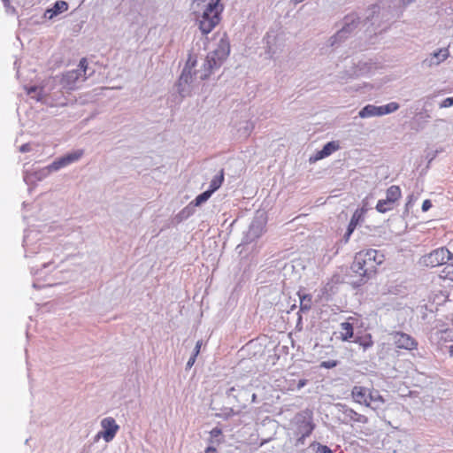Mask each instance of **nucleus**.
Instances as JSON below:
<instances>
[{"label":"nucleus","mask_w":453,"mask_h":453,"mask_svg":"<svg viewBox=\"0 0 453 453\" xmlns=\"http://www.w3.org/2000/svg\"><path fill=\"white\" fill-rule=\"evenodd\" d=\"M201 346H202V342L198 341L196 344V347H195V350H194V354L193 355H196L197 357V355L199 354L200 352V349H201Z\"/></svg>","instance_id":"obj_35"},{"label":"nucleus","mask_w":453,"mask_h":453,"mask_svg":"<svg viewBox=\"0 0 453 453\" xmlns=\"http://www.w3.org/2000/svg\"><path fill=\"white\" fill-rule=\"evenodd\" d=\"M411 203H413V196L412 195L409 196L408 201L406 203V207L410 206L411 204Z\"/></svg>","instance_id":"obj_39"},{"label":"nucleus","mask_w":453,"mask_h":453,"mask_svg":"<svg viewBox=\"0 0 453 453\" xmlns=\"http://www.w3.org/2000/svg\"><path fill=\"white\" fill-rule=\"evenodd\" d=\"M191 80L192 72L188 71L187 68H184L179 79V85L180 86L182 84H188L191 81Z\"/></svg>","instance_id":"obj_25"},{"label":"nucleus","mask_w":453,"mask_h":453,"mask_svg":"<svg viewBox=\"0 0 453 453\" xmlns=\"http://www.w3.org/2000/svg\"><path fill=\"white\" fill-rule=\"evenodd\" d=\"M384 256L376 250H361L355 255L351 269L361 277H369L376 273L378 265L382 264Z\"/></svg>","instance_id":"obj_2"},{"label":"nucleus","mask_w":453,"mask_h":453,"mask_svg":"<svg viewBox=\"0 0 453 453\" xmlns=\"http://www.w3.org/2000/svg\"><path fill=\"white\" fill-rule=\"evenodd\" d=\"M352 400L360 405L377 410L384 404L385 400L380 392L374 388H366L356 385L351 389Z\"/></svg>","instance_id":"obj_3"},{"label":"nucleus","mask_w":453,"mask_h":453,"mask_svg":"<svg viewBox=\"0 0 453 453\" xmlns=\"http://www.w3.org/2000/svg\"><path fill=\"white\" fill-rule=\"evenodd\" d=\"M84 154L83 150H77L71 153L65 155L64 157L54 161L50 167L54 170H58L64 166H66L73 162L78 161Z\"/></svg>","instance_id":"obj_9"},{"label":"nucleus","mask_w":453,"mask_h":453,"mask_svg":"<svg viewBox=\"0 0 453 453\" xmlns=\"http://www.w3.org/2000/svg\"><path fill=\"white\" fill-rule=\"evenodd\" d=\"M392 344L397 351L405 350L411 352L418 348V340L412 335L403 331H394L390 333Z\"/></svg>","instance_id":"obj_6"},{"label":"nucleus","mask_w":453,"mask_h":453,"mask_svg":"<svg viewBox=\"0 0 453 453\" xmlns=\"http://www.w3.org/2000/svg\"><path fill=\"white\" fill-rule=\"evenodd\" d=\"M87 68H88V61H87V59L85 58H83L80 61L79 69L78 70L80 71V73L83 72L85 73L86 71H87Z\"/></svg>","instance_id":"obj_29"},{"label":"nucleus","mask_w":453,"mask_h":453,"mask_svg":"<svg viewBox=\"0 0 453 453\" xmlns=\"http://www.w3.org/2000/svg\"><path fill=\"white\" fill-rule=\"evenodd\" d=\"M211 191L206 190L200 194L199 196H197L196 199L192 202V203L195 206H200L203 203L206 202L211 197Z\"/></svg>","instance_id":"obj_24"},{"label":"nucleus","mask_w":453,"mask_h":453,"mask_svg":"<svg viewBox=\"0 0 453 453\" xmlns=\"http://www.w3.org/2000/svg\"><path fill=\"white\" fill-rule=\"evenodd\" d=\"M196 57L192 54H189L184 68H187L188 71L192 72V69L196 66Z\"/></svg>","instance_id":"obj_27"},{"label":"nucleus","mask_w":453,"mask_h":453,"mask_svg":"<svg viewBox=\"0 0 453 453\" xmlns=\"http://www.w3.org/2000/svg\"><path fill=\"white\" fill-rule=\"evenodd\" d=\"M340 327V340H342V342H349L351 338H353L354 326L352 323L349 321L342 322L341 323Z\"/></svg>","instance_id":"obj_16"},{"label":"nucleus","mask_w":453,"mask_h":453,"mask_svg":"<svg viewBox=\"0 0 453 453\" xmlns=\"http://www.w3.org/2000/svg\"><path fill=\"white\" fill-rule=\"evenodd\" d=\"M343 414L346 418H348L349 421L354 423H359V424H367L368 423V418L365 415H363L361 413H358L355 410L351 408H347L344 410Z\"/></svg>","instance_id":"obj_15"},{"label":"nucleus","mask_w":453,"mask_h":453,"mask_svg":"<svg viewBox=\"0 0 453 453\" xmlns=\"http://www.w3.org/2000/svg\"><path fill=\"white\" fill-rule=\"evenodd\" d=\"M101 426L103 430L98 432L96 437H102L106 442H109L113 440L119 428L115 419L111 417L104 418L101 421Z\"/></svg>","instance_id":"obj_8"},{"label":"nucleus","mask_w":453,"mask_h":453,"mask_svg":"<svg viewBox=\"0 0 453 453\" xmlns=\"http://www.w3.org/2000/svg\"><path fill=\"white\" fill-rule=\"evenodd\" d=\"M361 118H368L372 116H380V106H374L372 104L366 105L359 111Z\"/></svg>","instance_id":"obj_19"},{"label":"nucleus","mask_w":453,"mask_h":453,"mask_svg":"<svg viewBox=\"0 0 453 453\" xmlns=\"http://www.w3.org/2000/svg\"><path fill=\"white\" fill-rule=\"evenodd\" d=\"M319 453H333L332 449L326 445H319L318 448Z\"/></svg>","instance_id":"obj_32"},{"label":"nucleus","mask_w":453,"mask_h":453,"mask_svg":"<svg viewBox=\"0 0 453 453\" xmlns=\"http://www.w3.org/2000/svg\"><path fill=\"white\" fill-rule=\"evenodd\" d=\"M401 197L402 190L399 186L392 185L386 191V198L392 203H395Z\"/></svg>","instance_id":"obj_17"},{"label":"nucleus","mask_w":453,"mask_h":453,"mask_svg":"<svg viewBox=\"0 0 453 453\" xmlns=\"http://www.w3.org/2000/svg\"><path fill=\"white\" fill-rule=\"evenodd\" d=\"M453 257V252L447 247H439L421 257V263L426 267L446 265Z\"/></svg>","instance_id":"obj_5"},{"label":"nucleus","mask_w":453,"mask_h":453,"mask_svg":"<svg viewBox=\"0 0 453 453\" xmlns=\"http://www.w3.org/2000/svg\"><path fill=\"white\" fill-rule=\"evenodd\" d=\"M365 213V208L357 209L355 211V212L353 213L351 219L349 223L347 233L345 234L346 241H348V239L349 238V236L351 235V234L353 233V231L355 230L357 226L358 225V223L363 219Z\"/></svg>","instance_id":"obj_13"},{"label":"nucleus","mask_w":453,"mask_h":453,"mask_svg":"<svg viewBox=\"0 0 453 453\" xmlns=\"http://www.w3.org/2000/svg\"><path fill=\"white\" fill-rule=\"evenodd\" d=\"M344 30H345V28H344V29H342V30H341L339 34L343 33V32H344Z\"/></svg>","instance_id":"obj_43"},{"label":"nucleus","mask_w":453,"mask_h":453,"mask_svg":"<svg viewBox=\"0 0 453 453\" xmlns=\"http://www.w3.org/2000/svg\"><path fill=\"white\" fill-rule=\"evenodd\" d=\"M394 206H395V203L388 202V199L385 198V199L379 200L375 208H376L377 211H379L380 213H385L387 211L393 210Z\"/></svg>","instance_id":"obj_21"},{"label":"nucleus","mask_w":453,"mask_h":453,"mask_svg":"<svg viewBox=\"0 0 453 453\" xmlns=\"http://www.w3.org/2000/svg\"><path fill=\"white\" fill-rule=\"evenodd\" d=\"M449 57V50L448 49H440L437 52L434 53V58H439L434 64H439L440 62L445 60Z\"/></svg>","instance_id":"obj_26"},{"label":"nucleus","mask_w":453,"mask_h":453,"mask_svg":"<svg viewBox=\"0 0 453 453\" xmlns=\"http://www.w3.org/2000/svg\"><path fill=\"white\" fill-rule=\"evenodd\" d=\"M80 76L81 73L79 70H72L65 73L61 79L63 88L66 89H73L75 88L76 81L80 79Z\"/></svg>","instance_id":"obj_12"},{"label":"nucleus","mask_w":453,"mask_h":453,"mask_svg":"<svg viewBox=\"0 0 453 453\" xmlns=\"http://www.w3.org/2000/svg\"><path fill=\"white\" fill-rule=\"evenodd\" d=\"M2 1L4 2V4L8 12L10 10L12 12H15V9L11 6L10 0H2Z\"/></svg>","instance_id":"obj_34"},{"label":"nucleus","mask_w":453,"mask_h":453,"mask_svg":"<svg viewBox=\"0 0 453 453\" xmlns=\"http://www.w3.org/2000/svg\"><path fill=\"white\" fill-rule=\"evenodd\" d=\"M449 355L453 357V344L449 345Z\"/></svg>","instance_id":"obj_40"},{"label":"nucleus","mask_w":453,"mask_h":453,"mask_svg":"<svg viewBox=\"0 0 453 453\" xmlns=\"http://www.w3.org/2000/svg\"><path fill=\"white\" fill-rule=\"evenodd\" d=\"M437 344L442 349L453 344V328L438 331L435 334Z\"/></svg>","instance_id":"obj_11"},{"label":"nucleus","mask_w":453,"mask_h":453,"mask_svg":"<svg viewBox=\"0 0 453 453\" xmlns=\"http://www.w3.org/2000/svg\"><path fill=\"white\" fill-rule=\"evenodd\" d=\"M339 149H340V145H339L338 142H335V141L329 142L323 147V149L321 150L317 151L315 153V155L310 158V161L316 162V161L321 160V159L330 156L331 154H333Z\"/></svg>","instance_id":"obj_10"},{"label":"nucleus","mask_w":453,"mask_h":453,"mask_svg":"<svg viewBox=\"0 0 453 453\" xmlns=\"http://www.w3.org/2000/svg\"><path fill=\"white\" fill-rule=\"evenodd\" d=\"M306 384H307V380H304V379L300 380L297 384V388L300 389V388H303Z\"/></svg>","instance_id":"obj_37"},{"label":"nucleus","mask_w":453,"mask_h":453,"mask_svg":"<svg viewBox=\"0 0 453 453\" xmlns=\"http://www.w3.org/2000/svg\"><path fill=\"white\" fill-rule=\"evenodd\" d=\"M35 88H32L28 92L30 93L31 91H35Z\"/></svg>","instance_id":"obj_41"},{"label":"nucleus","mask_w":453,"mask_h":453,"mask_svg":"<svg viewBox=\"0 0 453 453\" xmlns=\"http://www.w3.org/2000/svg\"><path fill=\"white\" fill-rule=\"evenodd\" d=\"M216 442H217L218 444H219V443L221 442V440H220V439H219V440H217V441H216Z\"/></svg>","instance_id":"obj_42"},{"label":"nucleus","mask_w":453,"mask_h":453,"mask_svg":"<svg viewBox=\"0 0 453 453\" xmlns=\"http://www.w3.org/2000/svg\"><path fill=\"white\" fill-rule=\"evenodd\" d=\"M210 434H211V439L213 438H219L222 435V430L219 427H214L211 432H210Z\"/></svg>","instance_id":"obj_30"},{"label":"nucleus","mask_w":453,"mask_h":453,"mask_svg":"<svg viewBox=\"0 0 453 453\" xmlns=\"http://www.w3.org/2000/svg\"><path fill=\"white\" fill-rule=\"evenodd\" d=\"M353 342L358 344L365 350L372 347L374 343L371 334H365L361 336H357Z\"/></svg>","instance_id":"obj_18"},{"label":"nucleus","mask_w":453,"mask_h":453,"mask_svg":"<svg viewBox=\"0 0 453 453\" xmlns=\"http://www.w3.org/2000/svg\"><path fill=\"white\" fill-rule=\"evenodd\" d=\"M193 5L199 29L208 35L219 24L223 4L220 0H193Z\"/></svg>","instance_id":"obj_1"},{"label":"nucleus","mask_w":453,"mask_h":453,"mask_svg":"<svg viewBox=\"0 0 453 453\" xmlns=\"http://www.w3.org/2000/svg\"><path fill=\"white\" fill-rule=\"evenodd\" d=\"M224 181V170H221L219 174L215 176L210 183V189L209 191H211V193H214L216 190H218L220 186L222 185Z\"/></svg>","instance_id":"obj_20"},{"label":"nucleus","mask_w":453,"mask_h":453,"mask_svg":"<svg viewBox=\"0 0 453 453\" xmlns=\"http://www.w3.org/2000/svg\"><path fill=\"white\" fill-rule=\"evenodd\" d=\"M229 51L228 42L221 40L219 48L207 55L203 64L204 73L202 75V78H207L214 68L219 67L228 56Z\"/></svg>","instance_id":"obj_4"},{"label":"nucleus","mask_w":453,"mask_h":453,"mask_svg":"<svg viewBox=\"0 0 453 453\" xmlns=\"http://www.w3.org/2000/svg\"><path fill=\"white\" fill-rule=\"evenodd\" d=\"M399 108V104L397 103L392 102L386 105L380 106V113L381 115L388 114L395 111Z\"/></svg>","instance_id":"obj_23"},{"label":"nucleus","mask_w":453,"mask_h":453,"mask_svg":"<svg viewBox=\"0 0 453 453\" xmlns=\"http://www.w3.org/2000/svg\"><path fill=\"white\" fill-rule=\"evenodd\" d=\"M298 434L301 436L297 439V443L303 444L304 440L309 437L315 428V425L312 421V412L304 411L296 415Z\"/></svg>","instance_id":"obj_7"},{"label":"nucleus","mask_w":453,"mask_h":453,"mask_svg":"<svg viewBox=\"0 0 453 453\" xmlns=\"http://www.w3.org/2000/svg\"><path fill=\"white\" fill-rule=\"evenodd\" d=\"M196 358V355H192V357H190V358L188 359V361L187 363V365L188 367H191L195 364Z\"/></svg>","instance_id":"obj_36"},{"label":"nucleus","mask_w":453,"mask_h":453,"mask_svg":"<svg viewBox=\"0 0 453 453\" xmlns=\"http://www.w3.org/2000/svg\"><path fill=\"white\" fill-rule=\"evenodd\" d=\"M205 453H218L216 448L214 447H207L205 449Z\"/></svg>","instance_id":"obj_38"},{"label":"nucleus","mask_w":453,"mask_h":453,"mask_svg":"<svg viewBox=\"0 0 453 453\" xmlns=\"http://www.w3.org/2000/svg\"><path fill=\"white\" fill-rule=\"evenodd\" d=\"M452 105H453V97H448V98L444 99L441 104V108H447V107H450Z\"/></svg>","instance_id":"obj_31"},{"label":"nucleus","mask_w":453,"mask_h":453,"mask_svg":"<svg viewBox=\"0 0 453 453\" xmlns=\"http://www.w3.org/2000/svg\"><path fill=\"white\" fill-rule=\"evenodd\" d=\"M432 207V203L429 199H426L422 203V211H427Z\"/></svg>","instance_id":"obj_33"},{"label":"nucleus","mask_w":453,"mask_h":453,"mask_svg":"<svg viewBox=\"0 0 453 453\" xmlns=\"http://www.w3.org/2000/svg\"><path fill=\"white\" fill-rule=\"evenodd\" d=\"M337 364H338V362L336 360L323 361L320 364V367L326 368V369H331V368L335 367L337 365Z\"/></svg>","instance_id":"obj_28"},{"label":"nucleus","mask_w":453,"mask_h":453,"mask_svg":"<svg viewBox=\"0 0 453 453\" xmlns=\"http://www.w3.org/2000/svg\"><path fill=\"white\" fill-rule=\"evenodd\" d=\"M67 10H68V4L65 1L59 0V1H57L51 8L47 9L45 11L44 17L46 19H51L55 16L58 15Z\"/></svg>","instance_id":"obj_14"},{"label":"nucleus","mask_w":453,"mask_h":453,"mask_svg":"<svg viewBox=\"0 0 453 453\" xmlns=\"http://www.w3.org/2000/svg\"><path fill=\"white\" fill-rule=\"evenodd\" d=\"M298 296L300 298V309L302 311H309L311 308L312 304L311 296L308 294L301 295L300 293L298 294Z\"/></svg>","instance_id":"obj_22"}]
</instances>
